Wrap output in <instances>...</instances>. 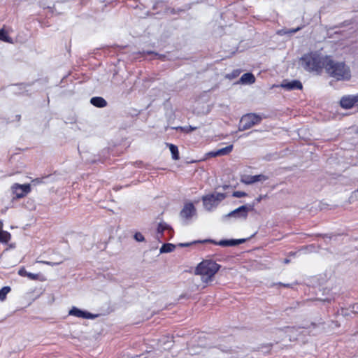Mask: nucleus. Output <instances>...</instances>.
I'll use <instances>...</instances> for the list:
<instances>
[{"instance_id":"1","label":"nucleus","mask_w":358,"mask_h":358,"mask_svg":"<svg viewBox=\"0 0 358 358\" xmlns=\"http://www.w3.org/2000/svg\"><path fill=\"white\" fill-rule=\"evenodd\" d=\"M329 56L323 55L317 51L303 55L299 60V64L309 72H320L328 62Z\"/></svg>"},{"instance_id":"2","label":"nucleus","mask_w":358,"mask_h":358,"mask_svg":"<svg viewBox=\"0 0 358 358\" xmlns=\"http://www.w3.org/2000/svg\"><path fill=\"white\" fill-rule=\"evenodd\" d=\"M220 268V265L215 262L206 259L197 265L195 273L201 276V280L203 283L208 284L213 281Z\"/></svg>"},{"instance_id":"3","label":"nucleus","mask_w":358,"mask_h":358,"mask_svg":"<svg viewBox=\"0 0 358 358\" xmlns=\"http://www.w3.org/2000/svg\"><path fill=\"white\" fill-rule=\"evenodd\" d=\"M325 69L328 74L337 80H348L351 78L350 68L343 62H334L331 57Z\"/></svg>"},{"instance_id":"4","label":"nucleus","mask_w":358,"mask_h":358,"mask_svg":"<svg viewBox=\"0 0 358 358\" xmlns=\"http://www.w3.org/2000/svg\"><path fill=\"white\" fill-rule=\"evenodd\" d=\"M225 198V194L219 192H213L212 194L204 195L202 196L203 208L207 211H213Z\"/></svg>"},{"instance_id":"5","label":"nucleus","mask_w":358,"mask_h":358,"mask_svg":"<svg viewBox=\"0 0 358 358\" xmlns=\"http://www.w3.org/2000/svg\"><path fill=\"white\" fill-rule=\"evenodd\" d=\"M261 117L255 114H247L243 115L240 121L239 130L243 131L248 129L255 124L260 122Z\"/></svg>"},{"instance_id":"6","label":"nucleus","mask_w":358,"mask_h":358,"mask_svg":"<svg viewBox=\"0 0 358 358\" xmlns=\"http://www.w3.org/2000/svg\"><path fill=\"white\" fill-rule=\"evenodd\" d=\"M180 217L185 221H189L196 215V210L192 202H186L180 211Z\"/></svg>"},{"instance_id":"7","label":"nucleus","mask_w":358,"mask_h":358,"mask_svg":"<svg viewBox=\"0 0 358 358\" xmlns=\"http://www.w3.org/2000/svg\"><path fill=\"white\" fill-rule=\"evenodd\" d=\"M250 208L247 206H241L239 208L231 211L224 216V219L234 217L235 219L245 220L250 211Z\"/></svg>"},{"instance_id":"8","label":"nucleus","mask_w":358,"mask_h":358,"mask_svg":"<svg viewBox=\"0 0 358 358\" xmlns=\"http://www.w3.org/2000/svg\"><path fill=\"white\" fill-rule=\"evenodd\" d=\"M69 315L74 316L78 318L90 320L95 319L97 317L96 315L92 314L85 310H83L76 306H73L70 309V310L69 311Z\"/></svg>"},{"instance_id":"9","label":"nucleus","mask_w":358,"mask_h":358,"mask_svg":"<svg viewBox=\"0 0 358 358\" xmlns=\"http://www.w3.org/2000/svg\"><path fill=\"white\" fill-rule=\"evenodd\" d=\"M12 192L17 198H22L26 196L31 191V187L29 184L20 185L17 183L12 186Z\"/></svg>"},{"instance_id":"10","label":"nucleus","mask_w":358,"mask_h":358,"mask_svg":"<svg viewBox=\"0 0 358 358\" xmlns=\"http://www.w3.org/2000/svg\"><path fill=\"white\" fill-rule=\"evenodd\" d=\"M358 102V94L345 95L341 97L340 106L344 109L352 108Z\"/></svg>"},{"instance_id":"11","label":"nucleus","mask_w":358,"mask_h":358,"mask_svg":"<svg viewBox=\"0 0 358 358\" xmlns=\"http://www.w3.org/2000/svg\"><path fill=\"white\" fill-rule=\"evenodd\" d=\"M267 179V176L259 174L255 176H244L241 179V181L245 184L250 185L257 182L265 181Z\"/></svg>"},{"instance_id":"12","label":"nucleus","mask_w":358,"mask_h":358,"mask_svg":"<svg viewBox=\"0 0 358 358\" xmlns=\"http://www.w3.org/2000/svg\"><path fill=\"white\" fill-rule=\"evenodd\" d=\"M233 150V145H229L225 148L218 149L217 150H213L206 154L209 157H215L217 156H224L229 154Z\"/></svg>"},{"instance_id":"13","label":"nucleus","mask_w":358,"mask_h":358,"mask_svg":"<svg viewBox=\"0 0 358 358\" xmlns=\"http://www.w3.org/2000/svg\"><path fill=\"white\" fill-rule=\"evenodd\" d=\"M280 86L287 90H301L302 88V84L298 80H284Z\"/></svg>"},{"instance_id":"14","label":"nucleus","mask_w":358,"mask_h":358,"mask_svg":"<svg viewBox=\"0 0 358 358\" xmlns=\"http://www.w3.org/2000/svg\"><path fill=\"white\" fill-rule=\"evenodd\" d=\"M244 241V239L221 240L219 242L216 243V244L220 246L226 247L236 245L239 243H242Z\"/></svg>"},{"instance_id":"15","label":"nucleus","mask_w":358,"mask_h":358,"mask_svg":"<svg viewBox=\"0 0 358 358\" xmlns=\"http://www.w3.org/2000/svg\"><path fill=\"white\" fill-rule=\"evenodd\" d=\"M255 82V78L251 73H244L240 79V83L245 85L252 84Z\"/></svg>"},{"instance_id":"16","label":"nucleus","mask_w":358,"mask_h":358,"mask_svg":"<svg viewBox=\"0 0 358 358\" xmlns=\"http://www.w3.org/2000/svg\"><path fill=\"white\" fill-rule=\"evenodd\" d=\"M18 274L20 275V276H24V277H27L28 278H29L30 280H38L39 279V277H40V275L39 274H37V273H30V272H27L25 268H21L19 271H18Z\"/></svg>"},{"instance_id":"17","label":"nucleus","mask_w":358,"mask_h":358,"mask_svg":"<svg viewBox=\"0 0 358 358\" xmlns=\"http://www.w3.org/2000/svg\"><path fill=\"white\" fill-rule=\"evenodd\" d=\"M91 103L94 106L102 108L106 106L107 103L102 97H93L90 101Z\"/></svg>"},{"instance_id":"18","label":"nucleus","mask_w":358,"mask_h":358,"mask_svg":"<svg viewBox=\"0 0 358 358\" xmlns=\"http://www.w3.org/2000/svg\"><path fill=\"white\" fill-rule=\"evenodd\" d=\"M171 153L172 159L174 160L179 159V152L178 148L176 145L171 143H166Z\"/></svg>"},{"instance_id":"19","label":"nucleus","mask_w":358,"mask_h":358,"mask_svg":"<svg viewBox=\"0 0 358 358\" xmlns=\"http://www.w3.org/2000/svg\"><path fill=\"white\" fill-rule=\"evenodd\" d=\"M175 248V245L172 243H165L161 247L159 251L160 253H167L173 251Z\"/></svg>"},{"instance_id":"20","label":"nucleus","mask_w":358,"mask_h":358,"mask_svg":"<svg viewBox=\"0 0 358 358\" xmlns=\"http://www.w3.org/2000/svg\"><path fill=\"white\" fill-rule=\"evenodd\" d=\"M165 231H171V227L165 222H159L157 227V234H162Z\"/></svg>"},{"instance_id":"21","label":"nucleus","mask_w":358,"mask_h":358,"mask_svg":"<svg viewBox=\"0 0 358 358\" xmlns=\"http://www.w3.org/2000/svg\"><path fill=\"white\" fill-rule=\"evenodd\" d=\"M10 239V234L6 231L0 232V242L7 243Z\"/></svg>"},{"instance_id":"22","label":"nucleus","mask_w":358,"mask_h":358,"mask_svg":"<svg viewBox=\"0 0 358 358\" xmlns=\"http://www.w3.org/2000/svg\"><path fill=\"white\" fill-rule=\"evenodd\" d=\"M0 41L8 43H12V39L8 36V32L3 29H0Z\"/></svg>"},{"instance_id":"23","label":"nucleus","mask_w":358,"mask_h":358,"mask_svg":"<svg viewBox=\"0 0 358 358\" xmlns=\"http://www.w3.org/2000/svg\"><path fill=\"white\" fill-rule=\"evenodd\" d=\"M10 291V287L6 286L0 289V301H3L5 300L6 295Z\"/></svg>"},{"instance_id":"24","label":"nucleus","mask_w":358,"mask_h":358,"mask_svg":"<svg viewBox=\"0 0 358 358\" xmlns=\"http://www.w3.org/2000/svg\"><path fill=\"white\" fill-rule=\"evenodd\" d=\"M300 27H297L296 29H283L280 31V33L281 34H292L300 30Z\"/></svg>"},{"instance_id":"25","label":"nucleus","mask_w":358,"mask_h":358,"mask_svg":"<svg viewBox=\"0 0 358 358\" xmlns=\"http://www.w3.org/2000/svg\"><path fill=\"white\" fill-rule=\"evenodd\" d=\"M232 195H233V196L236 197V198H241V197L245 196L247 195V194L242 191H236V192H234Z\"/></svg>"},{"instance_id":"26","label":"nucleus","mask_w":358,"mask_h":358,"mask_svg":"<svg viewBox=\"0 0 358 358\" xmlns=\"http://www.w3.org/2000/svg\"><path fill=\"white\" fill-rule=\"evenodd\" d=\"M134 238L136 239V241H137L138 242H142V241H144V236L140 232H137V233L135 234Z\"/></svg>"},{"instance_id":"27","label":"nucleus","mask_w":358,"mask_h":358,"mask_svg":"<svg viewBox=\"0 0 358 358\" xmlns=\"http://www.w3.org/2000/svg\"><path fill=\"white\" fill-rule=\"evenodd\" d=\"M180 129L182 131L189 132V131H192L194 130L196 128L189 126V127H180Z\"/></svg>"},{"instance_id":"28","label":"nucleus","mask_w":358,"mask_h":358,"mask_svg":"<svg viewBox=\"0 0 358 358\" xmlns=\"http://www.w3.org/2000/svg\"><path fill=\"white\" fill-rule=\"evenodd\" d=\"M297 329H296L295 328H287V331L288 332H293V331H296Z\"/></svg>"},{"instance_id":"29","label":"nucleus","mask_w":358,"mask_h":358,"mask_svg":"<svg viewBox=\"0 0 358 358\" xmlns=\"http://www.w3.org/2000/svg\"><path fill=\"white\" fill-rule=\"evenodd\" d=\"M3 222H2V221L0 220V232L3 231Z\"/></svg>"},{"instance_id":"30","label":"nucleus","mask_w":358,"mask_h":358,"mask_svg":"<svg viewBox=\"0 0 358 358\" xmlns=\"http://www.w3.org/2000/svg\"><path fill=\"white\" fill-rule=\"evenodd\" d=\"M190 245H191V243H181L180 245L182 246V247H187V246H189Z\"/></svg>"},{"instance_id":"31","label":"nucleus","mask_w":358,"mask_h":358,"mask_svg":"<svg viewBox=\"0 0 358 358\" xmlns=\"http://www.w3.org/2000/svg\"><path fill=\"white\" fill-rule=\"evenodd\" d=\"M43 263L48 264V265H55L56 264L55 263L52 264L51 262H43Z\"/></svg>"},{"instance_id":"32","label":"nucleus","mask_w":358,"mask_h":358,"mask_svg":"<svg viewBox=\"0 0 358 358\" xmlns=\"http://www.w3.org/2000/svg\"><path fill=\"white\" fill-rule=\"evenodd\" d=\"M285 263H288V262H289V260H288V259H285Z\"/></svg>"},{"instance_id":"33","label":"nucleus","mask_w":358,"mask_h":358,"mask_svg":"<svg viewBox=\"0 0 358 358\" xmlns=\"http://www.w3.org/2000/svg\"><path fill=\"white\" fill-rule=\"evenodd\" d=\"M357 191H358V189H357Z\"/></svg>"}]
</instances>
